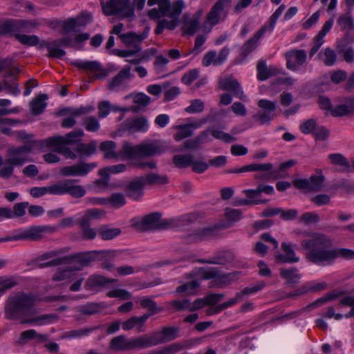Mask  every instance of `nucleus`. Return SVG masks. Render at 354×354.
<instances>
[{
	"label": "nucleus",
	"instance_id": "nucleus-32",
	"mask_svg": "<svg viewBox=\"0 0 354 354\" xmlns=\"http://www.w3.org/2000/svg\"><path fill=\"white\" fill-rule=\"evenodd\" d=\"M97 142L92 141L89 144H79L76 151L81 156H90L94 154L97 150Z\"/></svg>",
	"mask_w": 354,
	"mask_h": 354
},
{
	"label": "nucleus",
	"instance_id": "nucleus-8",
	"mask_svg": "<svg viewBox=\"0 0 354 354\" xmlns=\"http://www.w3.org/2000/svg\"><path fill=\"white\" fill-rule=\"evenodd\" d=\"M29 149L26 148H18L13 150L15 157L11 158L8 162L0 169V176L2 178H8L13 171L14 165H20L27 161L25 153Z\"/></svg>",
	"mask_w": 354,
	"mask_h": 354
},
{
	"label": "nucleus",
	"instance_id": "nucleus-16",
	"mask_svg": "<svg viewBox=\"0 0 354 354\" xmlns=\"http://www.w3.org/2000/svg\"><path fill=\"white\" fill-rule=\"evenodd\" d=\"M231 0H218L212 8L210 12L207 15V20L211 25L214 26L218 23L221 12L225 6L230 5Z\"/></svg>",
	"mask_w": 354,
	"mask_h": 354
},
{
	"label": "nucleus",
	"instance_id": "nucleus-11",
	"mask_svg": "<svg viewBox=\"0 0 354 354\" xmlns=\"http://www.w3.org/2000/svg\"><path fill=\"white\" fill-rule=\"evenodd\" d=\"M341 303L342 305L351 307V310L348 314L344 315L341 313H336L335 309L333 307H330L323 313L322 317L327 319L334 318L335 320H339L343 317L349 318L354 317V297H346L342 299Z\"/></svg>",
	"mask_w": 354,
	"mask_h": 354
},
{
	"label": "nucleus",
	"instance_id": "nucleus-42",
	"mask_svg": "<svg viewBox=\"0 0 354 354\" xmlns=\"http://www.w3.org/2000/svg\"><path fill=\"white\" fill-rule=\"evenodd\" d=\"M68 180L59 182L48 187L49 194L62 195L67 193Z\"/></svg>",
	"mask_w": 354,
	"mask_h": 354
},
{
	"label": "nucleus",
	"instance_id": "nucleus-53",
	"mask_svg": "<svg viewBox=\"0 0 354 354\" xmlns=\"http://www.w3.org/2000/svg\"><path fill=\"white\" fill-rule=\"evenodd\" d=\"M68 185L67 188V193L70 194L72 196L80 198L85 194V189L81 185H73L72 180H68Z\"/></svg>",
	"mask_w": 354,
	"mask_h": 354
},
{
	"label": "nucleus",
	"instance_id": "nucleus-4",
	"mask_svg": "<svg viewBox=\"0 0 354 354\" xmlns=\"http://www.w3.org/2000/svg\"><path fill=\"white\" fill-rule=\"evenodd\" d=\"M161 148L159 142H152L133 146L126 143L122 147V156L124 160H132L139 157H149L160 153Z\"/></svg>",
	"mask_w": 354,
	"mask_h": 354
},
{
	"label": "nucleus",
	"instance_id": "nucleus-30",
	"mask_svg": "<svg viewBox=\"0 0 354 354\" xmlns=\"http://www.w3.org/2000/svg\"><path fill=\"white\" fill-rule=\"evenodd\" d=\"M337 24L343 30L346 32V35L354 29V21L349 12L339 16Z\"/></svg>",
	"mask_w": 354,
	"mask_h": 354
},
{
	"label": "nucleus",
	"instance_id": "nucleus-40",
	"mask_svg": "<svg viewBox=\"0 0 354 354\" xmlns=\"http://www.w3.org/2000/svg\"><path fill=\"white\" fill-rule=\"evenodd\" d=\"M113 281V280H111V281ZM109 282H111V280H109L102 276L93 275L88 279L86 281V287L88 289H95Z\"/></svg>",
	"mask_w": 354,
	"mask_h": 354
},
{
	"label": "nucleus",
	"instance_id": "nucleus-15",
	"mask_svg": "<svg viewBox=\"0 0 354 354\" xmlns=\"http://www.w3.org/2000/svg\"><path fill=\"white\" fill-rule=\"evenodd\" d=\"M267 29V25L263 26L251 39L243 45L241 54L243 57H247L257 47L258 40L264 35Z\"/></svg>",
	"mask_w": 354,
	"mask_h": 354
},
{
	"label": "nucleus",
	"instance_id": "nucleus-63",
	"mask_svg": "<svg viewBox=\"0 0 354 354\" xmlns=\"http://www.w3.org/2000/svg\"><path fill=\"white\" fill-rule=\"evenodd\" d=\"M2 84L3 89H6L9 93L14 95H17L21 92L19 88V84L15 81L12 82V84H10L7 80H3Z\"/></svg>",
	"mask_w": 354,
	"mask_h": 354
},
{
	"label": "nucleus",
	"instance_id": "nucleus-64",
	"mask_svg": "<svg viewBox=\"0 0 354 354\" xmlns=\"http://www.w3.org/2000/svg\"><path fill=\"white\" fill-rule=\"evenodd\" d=\"M316 126V122L313 119H310L303 122L300 124V130L305 134H308L313 132Z\"/></svg>",
	"mask_w": 354,
	"mask_h": 354
},
{
	"label": "nucleus",
	"instance_id": "nucleus-50",
	"mask_svg": "<svg viewBox=\"0 0 354 354\" xmlns=\"http://www.w3.org/2000/svg\"><path fill=\"white\" fill-rule=\"evenodd\" d=\"M199 286V283L197 280H193L186 284L180 286L177 288L178 292H185L187 295H193L196 292V289Z\"/></svg>",
	"mask_w": 354,
	"mask_h": 354
},
{
	"label": "nucleus",
	"instance_id": "nucleus-17",
	"mask_svg": "<svg viewBox=\"0 0 354 354\" xmlns=\"http://www.w3.org/2000/svg\"><path fill=\"white\" fill-rule=\"evenodd\" d=\"M243 193L245 195V199H241L237 201L238 205H257L266 202L261 199V194L259 189H245Z\"/></svg>",
	"mask_w": 354,
	"mask_h": 354
},
{
	"label": "nucleus",
	"instance_id": "nucleus-24",
	"mask_svg": "<svg viewBox=\"0 0 354 354\" xmlns=\"http://www.w3.org/2000/svg\"><path fill=\"white\" fill-rule=\"evenodd\" d=\"M3 36H10L20 34L19 30L18 19H6L0 24Z\"/></svg>",
	"mask_w": 354,
	"mask_h": 354
},
{
	"label": "nucleus",
	"instance_id": "nucleus-29",
	"mask_svg": "<svg viewBox=\"0 0 354 354\" xmlns=\"http://www.w3.org/2000/svg\"><path fill=\"white\" fill-rule=\"evenodd\" d=\"M71 64L80 69L90 71L91 72H97L102 70L101 64L96 61L79 62L75 61Z\"/></svg>",
	"mask_w": 354,
	"mask_h": 354
},
{
	"label": "nucleus",
	"instance_id": "nucleus-56",
	"mask_svg": "<svg viewBox=\"0 0 354 354\" xmlns=\"http://www.w3.org/2000/svg\"><path fill=\"white\" fill-rule=\"evenodd\" d=\"M140 51H141L140 46L138 44H136L133 45V48L131 50H125L113 49V53H114L121 57H127L129 56L134 55L135 54H136L137 53H139Z\"/></svg>",
	"mask_w": 354,
	"mask_h": 354
},
{
	"label": "nucleus",
	"instance_id": "nucleus-49",
	"mask_svg": "<svg viewBox=\"0 0 354 354\" xmlns=\"http://www.w3.org/2000/svg\"><path fill=\"white\" fill-rule=\"evenodd\" d=\"M133 102L138 105L133 111H138L140 108L147 106L151 102V98L143 93H139L134 96Z\"/></svg>",
	"mask_w": 354,
	"mask_h": 354
},
{
	"label": "nucleus",
	"instance_id": "nucleus-36",
	"mask_svg": "<svg viewBox=\"0 0 354 354\" xmlns=\"http://www.w3.org/2000/svg\"><path fill=\"white\" fill-rule=\"evenodd\" d=\"M15 38L21 44L26 46H35L39 43V37L34 35L15 34Z\"/></svg>",
	"mask_w": 354,
	"mask_h": 354
},
{
	"label": "nucleus",
	"instance_id": "nucleus-59",
	"mask_svg": "<svg viewBox=\"0 0 354 354\" xmlns=\"http://www.w3.org/2000/svg\"><path fill=\"white\" fill-rule=\"evenodd\" d=\"M293 185L303 192L311 191L309 180L307 178H296L292 181Z\"/></svg>",
	"mask_w": 354,
	"mask_h": 354
},
{
	"label": "nucleus",
	"instance_id": "nucleus-6",
	"mask_svg": "<svg viewBox=\"0 0 354 354\" xmlns=\"http://www.w3.org/2000/svg\"><path fill=\"white\" fill-rule=\"evenodd\" d=\"M84 132L81 129L73 131L65 136H54L48 138L41 142L42 147H57L62 149V146L74 144L83 136Z\"/></svg>",
	"mask_w": 354,
	"mask_h": 354
},
{
	"label": "nucleus",
	"instance_id": "nucleus-31",
	"mask_svg": "<svg viewBox=\"0 0 354 354\" xmlns=\"http://www.w3.org/2000/svg\"><path fill=\"white\" fill-rule=\"evenodd\" d=\"M131 67L128 66L120 71L111 80L109 84V88L113 89L114 87L120 85L125 79L131 76Z\"/></svg>",
	"mask_w": 354,
	"mask_h": 354
},
{
	"label": "nucleus",
	"instance_id": "nucleus-41",
	"mask_svg": "<svg viewBox=\"0 0 354 354\" xmlns=\"http://www.w3.org/2000/svg\"><path fill=\"white\" fill-rule=\"evenodd\" d=\"M121 233V230L118 227H110L107 226L102 227L100 229V235L104 240H110Z\"/></svg>",
	"mask_w": 354,
	"mask_h": 354
},
{
	"label": "nucleus",
	"instance_id": "nucleus-1",
	"mask_svg": "<svg viewBox=\"0 0 354 354\" xmlns=\"http://www.w3.org/2000/svg\"><path fill=\"white\" fill-rule=\"evenodd\" d=\"M301 246L305 250L306 258L317 264L326 265L339 257L354 259L353 250L335 248L332 240L323 234H310L301 241Z\"/></svg>",
	"mask_w": 354,
	"mask_h": 354
},
{
	"label": "nucleus",
	"instance_id": "nucleus-26",
	"mask_svg": "<svg viewBox=\"0 0 354 354\" xmlns=\"http://www.w3.org/2000/svg\"><path fill=\"white\" fill-rule=\"evenodd\" d=\"M115 143L113 141H106L102 142L100 145V149L104 153V158L107 159L111 158H121L122 159H124L122 156V151L121 150L120 153L118 154L115 151Z\"/></svg>",
	"mask_w": 354,
	"mask_h": 354
},
{
	"label": "nucleus",
	"instance_id": "nucleus-5",
	"mask_svg": "<svg viewBox=\"0 0 354 354\" xmlns=\"http://www.w3.org/2000/svg\"><path fill=\"white\" fill-rule=\"evenodd\" d=\"M196 275L197 279H212L210 286L212 287H222L229 284L234 279L236 274H219L214 268L207 267L199 268L196 271Z\"/></svg>",
	"mask_w": 354,
	"mask_h": 354
},
{
	"label": "nucleus",
	"instance_id": "nucleus-21",
	"mask_svg": "<svg viewBox=\"0 0 354 354\" xmlns=\"http://www.w3.org/2000/svg\"><path fill=\"white\" fill-rule=\"evenodd\" d=\"M219 86L222 90L232 92L239 95L241 92V86L238 81L232 77H225L219 80Z\"/></svg>",
	"mask_w": 354,
	"mask_h": 354
},
{
	"label": "nucleus",
	"instance_id": "nucleus-54",
	"mask_svg": "<svg viewBox=\"0 0 354 354\" xmlns=\"http://www.w3.org/2000/svg\"><path fill=\"white\" fill-rule=\"evenodd\" d=\"M119 37L122 41L126 45L129 46L131 44H138L140 46V43H138V37L136 32H129L124 34H120Z\"/></svg>",
	"mask_w": 354,
	"mask_h": 354
},
{
	"label": "nucleus",
	"instance_id": "nucleus-9",
	"mask_svg": "<svg viewBox=\"0 0 354 354\" xmlns=\"http://www.w3.org/2000/svg\"><path fill=\"white\" fill-rule=\"evenodd\" d=\"M46 227L41 226L23 229L13 236L0 239V242L21 239L37 240L42 236L43 234L46 231Z\"/></svg>",
	"mask_w": 354,
	"mask_h": 354
},
{
	"label": "nucleus",
	"instance_id": "nucleus-34",
	"mask_svg": "<svg viewBox=\"0 0 354 354\" xmlns=\"http://www.w3.org/2000/svg\"><path fill=\"white\" fill-rule=\"evenodd\" d=\"M127 166L124 164H119L115 165H111L99 170V175L100 176H108L109 178L110 175L117 174L125 171Z\"/></svg>",
	"mask_w": 354,
	"mask_h": 354
},
{
	"label": "nucleus",
	"instance_id": "nucleus-3",
	"mask_svg": "<svg viewBox=\"0 0 354 354\" xmlns=\"http://www.w3.org/2000/svg\"><path fill=\"white\" fill-rule=\"evenodd\" d=\"M32 297L22 293L10 297L6 306V316L9 319H22L24 322H36L28 317L35 313Z\"/></svg>",
	"mask_w": 354,
	"mask_h": 354
},
{
	"label": "nucleus",
	"instance_id": "nucleus-46",
	"mask_svg": "<svg viewBox=\"0 0 354 354\" xmlns=\"http://www.w3.org/2000/svg\"><path fill=\"white\" fill-rule=\"evenodd\" d=\"M109 204L115 208L122 207L126 203V198L122 193H113L108 198Z\"/></svg>",
	"mask_w": 354,
	"mask_h": 354
},
{
	"label": "nucleus",
	"instance_id": "nucleus-28",
	"mask_svg": "<svg viewBox=\"0 0 354 354\" xmlns=\"http://www.w3.org/2000/svg\"><path fill=\"white\" fill-rule=\"evenodd\" d=\"M48 95L45 93H40L30 102V111H44L47 106L46 100Z\"/></svg>",
	"mask_w": 354,
	"mask_h": 354
},
{
	"label": "nucleus",
	"instance_id": "nucleus-48",
	"mask_svg": "<svg viewBox=\"0 0 354 354\" xmlns=\"http://www.w3.org/2000/svg\"><path fill=\"white\" fill-rule=\"evenodd\" d=\"M178 131L174 136L176 140H181L192 134L194 131L193 125L187 124L177 127Z\"/></svg>",
	"mask_w": 354,
	"mask_h": 354
},
{
	"label": "nucleus",
	"instance_id": "nucleus-33",
	"mask_svg": "<svg viewBox=\"0 0 354 354\" xmlns=\"http://www.w3.org/2000/svg\"><path fill=\"white\" fill-rule=\"evenodd\" d=\"M272 169V165L270 163L266 164H252L247 166L242 167L235 172L242 173L247 171H270Z\"/></svg>",
	"mask_w": 354,
	"mask_h": 354
},
{
	"label": "nucleus",
	"instance_id": "nucleus-57",
	"mask_svg": "<svg viewBox=\"0 0 354 354\" xmlns=\"http://www.w3.org/2000/svg\"><path fill=\"white\" fill-rule=\"evenodd\" d=\"M53 45L55 48H60L61 46L75 48L76 46L73 39L70 37L59 38L53 40Z\"/></svg>",
	"mask_w": 354,
	"mask_h": 354
},
{
	"label": "nucleus",
	"instance_id": "nucleus-47",
	"mask_svg": "<svg viewBox=\"0 0 354 354\" xmlns=\"http://www.w3.org/2000/svg\"><path fill=\"white\" fill-rule=\"evenodd\" d=\"M129 129L133 131L145 132L148 130L149 124L147 120L143 118H137L131 122Z\"/></svg>",
	"mask_w": 354,
	"mask_h": 354
},
{
	"label": "nucleus",
	"instance_id": "nucleus-51",
	"mask_svg": "<svg viewBox=\"0 0 354 354\" xmlns=\"http://www.w3.org/2000/svg\"><path fill=\"white\" fill-rule=\"evenodd\" d=\"M319 221V217L315 212H306L301 215L299 219L300 223L309 225L315 224Z\"/></svg>",
	"mask_w": 354,
	"mask_h": 354
},
{
	"label": "nucleus",
	"instance_id": "nucleus-20",
	"mask_svg": "<svg viewBox=\"0 0 354 354\" xmlns=\"http://www.w3.org/2000/svg\"><path fill=\"white\" fill-rule=\"evenodd\" d=\"M145 184L146 179L144 177H139L133 180L127 186V192L129 196L134 198L140 197Z\"/></svg>",
	"mask_w": 354,
	"mask_h": 354
},
{
	"label": "nucleus",
	"instance_id": "nucleus-38",
	"mask_svg": "<svg viewBox=\"0 0 354 354\" xmlns=\"http://www.w3.org/2000/svg\"><path fill=\"white\" fill-rule=\"evenodd\" d=\"M18 24L19 32H30L32 30L37 29L39 26V21L36 19H18Z\"/></svg>",
	"mask_w": 354,
	"mask_h": 354
},
{
	"label": "nucleus",
	"instance_id": "nucleus-55",
	"mask_svg": "<svg viewBox=\"0 0 354 354\" xmlns=\"http://www.w3.org/2000/svg\"><path fill=\"white\" fill-rule=\"evenodd\" d=\"M146 179V184H159L163 185L168 183V179L165 176H158L156 174H150L146 176H143Z\"/></svg>",
	"mask_w": 354,
	"mask_h": 354
},
{
	"label": "nucleus",
	"instance_id": "nucleus-25",
	"mask_svg": "<svg viewBox=\"0 0 354 354\" xmlns=\"http://www.w3.org/2000/svg\"><path fill=\"white\" fill-rule=\"evenodd\" d=\"M129 350L133 348H142L152 346L156 344V342L151 337H141L137 338L128 339Z\"/></svg>",
	"mask_w": 354,
	"mask_h": 354
},
{
	"label": "nucleus",
	"instance_id": "nucleus-14",
	"mask_svg": "<svg viewBox=\"0 0 354 354\" xmlns=\"http://www.w3.org/2000/svg\"><path fill=\"white\" fill-rule=\"evenodd\" d=\"M281 248L284 254H279L275 256V261L279 263H296L299 261L292 245L287 243L281 244Z\"/></svg>",
	"mask_w": 354,
	"mask_h": 354
},
{
	"label": "nucleus",
	"instance_id": "nucleus-10",
	"mask_svg": "<svg viewBox=\"0 0 354 354\" xmlns=\"http://www.w3.org/2000/svg\"><path fill=\"white\" fill-rule=\"evenodd\" d=\"M97 167V164L92 163H80L72 166L63 167L61 173L64 176H85Z\"/></svg>",
	"mask_w": 354,
	"mask_h": 354
},
{
	"label": "nucleus",
	"instance_id": "nucleus-27",
	"mask_svg": "<svg viewBox=\"0 0 354 354\" xmlns=\"http://www.w3.org/2000/svg\"><path fill=\"white\" fill-rule=\"evenodd\" d=\"M183 21L185 22V26H186L184 33L189 35H194L198 29L199 17L194 15L193 18L189 20V15L185 14L183 15Z\"/></svg>",
	"mask_w": 354,
	"mask_h": 354
},
{
	"label": "nucleus",
	"instance_id": "nucleus-2",
	"mask_svg": "<svg viewBox=\"0 0 354 354\" xmlns=\"http://www.w3.org/2000/svg\"><path fill=\"white\" fill-rule=\"evenodd\" d=\"M88 255V254H82L71 258L60 259L59 263L67 264V266L54 274V280L73 282L70 290L71 291L79 290L83 281V277L76 271L81 270L88 263V261H87Z\"/></svg>",
	"mask_w": 354,
	"mask_h": 354
},
{
	"label": "nucleus",
	"instance_id": "nucleus-60",
	"mask_svg": "<svg viewBox=\"0 0 354 354\" xmlns=\"http://www.w3.org/2000/svg\"><path fill=\"white\" fill-rule=\"evenodd\" d=\"M107 296L109 297L120 298L123 300L129 299L131 297V293L123 289H115L111 290L107 293Z\"/></svg>",
	"mask_w": 354,
	"mask_h": 354
},
{
	"label": "nucleus",
	"instance_id": "nucleus-19",
	"mask_svg": "<svg viewBox=\"0 0 354 354\" xmlns=\"http://www.w3.org/2000/svg\"><path fill=\"white\" fill-rule=\"evenodd\" d=\"M257 78L261 81H264L272 76L279 73V71L273 67H268L263 60H261L257 64Z\"/></svg>",
	"mask_w": 354,
	"mask_h": 354
},
{
	"label": "nucleus",
	"instance_id": "nucleus-44",
	"mask_svg": "<svg viewBox=\"0 0 354 354\" xmlns=\"http://www.w3.org/2000/svg\"><path fill=\"white\" fill-rule=\"evenodd\" d=\"M218 300V296L216 295H211L207 297L205 299H196L192 306H189V308L192 310H198L201 308H203L207 304H212L216 302Z\"/></svg>",
	"mask_w": 354,
	"mask_h": 354
},
{
	"label": "nucleus",
	"instance_id": "nucleus-35",
	"mask_svg": "<svg viewBox=\"0 0 354 354\" xmlns=\"http://www.w3.org/2000/svg\"><path fill=\"white\" fill-rule=\"evenodd\" d=\"M110 347L114 351L129 350V341L124 336L120 335L112 339Z\"/></svg>",
	"mask_w": 354,
	"mask_h": 354
},
{
	"label": "nucleus",
	"instance_id": "nucleus-18",
	"mask_svg": "<svg viewBox=\"0 0 354 354\" xmlns=\"http://www.w3.org/2000/svg\"><path fill=\"white\" fill-rule=\"evenodd\" d=\"M122 0H109L106 5L102 4V12L106 16L116 15L127 12Z\"/></svg>",
	"mask_w": 354,
	"mask_h": 354
},
{
	"label": "nucleus",
	"instance_id": "nucleus-22",
	"mask_svg": "<svg viewBox=\"0 0 354 354\" xmlns=\"http://www.w3.org/2000/svg\"><path fill=\"white\" fill-rule=\"evenodd\" d=\"M106 214V212L100 209H91L82 214V216L78 218L79 223L83 226L86 225L89 221L92 219H100L103 218Z\"/></svg>",
	"mask_w": 354,
	"mask_h": 354
},
{
	"label": "nucleus",
	"instance_id": "nucleus-39",
	"mask_svg": "<svg viewBox=\"0 0 354 354\" xmlns=\"http://www.w3.org/2000/svg\"><path fill=\"white\" fill-rule=\"evenodd\" d=\"M280 272L281 277L289 283H297L300 279V275L295 268L281 269Z\"/></svg>",
	"mask_w": 354,
	"mask_h": 354
},
{
	"label": "nucleus",
	"instance_id": "nucleus-62",
	"mask_svg": "<svg viewBox=\"0 0 354 354\" xmlns=\"http://www.w3.org/2000/svg\"><path fill=\"white\" fill-rule=\"evenodd\" d=\"M92 15L87 12H83L75 19L77 26H84L92 20Z\"/></svg>",
	"mask_w": 354,
	"mask_h": 354
},
{
	"label": "nucleus",
	"instance_id": "nucleus-61",
	"mask_svg": "<svg viewBox=\"0 0 354 354\" xmlns=\"http://www.w3.org/2000/svg\"><path fill=\"white\" fill-rule=\"evenodd\" d=\"M198 71L193 69L184 74L182 77V82L187 85H190L198 77Z\"/></svg>",
	"mask_w": 354,
	"mask_h": 354
},
{
	"label": "nucleus",
	"instance_id": "nucleus-23",
	"mask_svg": "<svg viewBox=\"0 0 354 354\" xmlns=\"http://www.w3.org/2000/svg\"><path fill=\"white\" fill-rule=\"evenodd\" d=\"M39 48H46L48 51V56L53 58H61L66 55L65 50L62 48H55L53 45V41H48L46 40L39 39L37 44Z\"/></svg>",
	"mask_w": 354,
	"mask_h": 354
},
{
	"label": "nucleus",
	"instance_id": "nucleus-37",
	"mask_svg": "<svg viewBox=\"0 0 354 354\" xmlns=\"http://www.w3.org/2000/svg\"><path fill=\"white\" fill-rule=\"evenodd\" d=\"M328 158L332 165L339 166L344 169H348L349 168L348 160L341 153H330L328 155Z\"/></svg>",
	"mask_w": 354,
	"mask_h": 354
},
{
	"label": "nucleus",
	"instance_id": "nucleus-43",
	"mask_svg": "<svg viewBox=\"0 0 354 354\" xmlns=\"http://www.w3.org/2000/svg\"><path fill=\"white\" fill-rule=\"evenodd\" d=\"M308 180L311 191L317 190L322 187L324 180V176L322 174V171L319 170L316 171V174L312 175Z\"/></svg>",
	"mask_w": 354,
	"mask_h": 354
},
{
	"label": "nucleus",
	"instance_id": "nucleus-52",
	"mask_svg": "<svg viewBox=\"0 0 354 354\" xmlns=\"http://www.w3.org/2000/svg\"><path fill=\"white\" fill-rule=\"evenodd\" d=\"M185 7L183 0H177L172 5L170 11L168 13L169 18L178 19L183 9Z\"/></svg>",
	"mask_w": 354,
	"mask_h": 354
},
{
	"label": "nucleus",
	"instance_id": "nucleus-12",
	"mask_svg": "<svg viewBox=\"0 0 354 354\" xmlns=\"http://www.w3.org/2000/svg\"><path fill=\"white\" fill-rule=\"evenodd\" d=\"M264 286H265L264 282L258 281L257 283H255L251 286L245 288L242 291V292L238 293L234 298L231 299L229 301H227V302L223 304L221 306L219 310H221L223 309H225L226 308H228V307L236 304L237 302H239L241 300V297L243 295L254 294V293L257 292L259 290L263 289Z\"/></svg>",
	"mask_w": 354,
	"mask_h": 354
},
{
	"label": "nucleus",
	"instance_id": "nucleus-58",
	"mask_svg": "<svg viewBox=\"0 0 354 354\" xmlns=\"http://www.w3.org/2000/svg\"><path fill=\"white\" fill-rule=\"evenodd\" d=\"M274 118L272 112H257L254 115V120L261 124L269 123Z\"/></svg>",
	"mask_w": 354,
	"mask_h": 354
},
{
	"label": "nucleus",
	"instance_id": "nucleus-13",
	"mask_svg": "<svg viewBox=\"0 0 354 354\" xmlns=\"http://www.w3.org/2000/svg\"><path fill=\"white\" fill-rule=\"evenodd\" d=\"M285 55L287 58L286 66L292 71H297V66L293 60L299 65H301L306 59V53L304 50H292L287 52Z\"/></svg>",
	"mask_w": 354,
	"mask_h": 354
},
{
	"label": "nucleus",
	"instance_id": "nucleus-45",
	"mask_svg": "<svg viewBox=\"0 0 354 354\" xmlns=\"http://www.w3.org/2000/svg\"><path fill=\"white\" fill-rule=\"evenodd\" d=\"M193 157L191 155H176L173 161L175 165L180 168L187 167L191 165Z\"/></svg>",
	"mask_w": 354,
	"mask_h": 354
},
{
	"label": "nucleus",
	"instance_id": "nucleus-7",
	"mask_svg": "<svg viewBox=\"0 0 354 354\" xmlns=\"http://www.w3.org/2000/svg\"><path fill=\"white\" fill-rule=\"evenodd\" d=\"M161 215L155 212L142 218L131 220V225L138 230H147L158 228L162 225Z\"/></svg>",
	"mask_w": 354,
	"mask_h": 354
}]
</instances>
